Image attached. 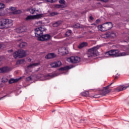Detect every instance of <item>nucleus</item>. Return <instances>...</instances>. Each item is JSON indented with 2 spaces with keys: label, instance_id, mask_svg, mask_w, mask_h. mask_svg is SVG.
<instances>
[{
  "label": "nucleus",
  "instance_id": "38",
  "mask_svg": "<svg viewBox=\"0 0 129 129\" xmlns=\"http://www.w3.org/2000/svg\"><path fill=\"white\" fill-rule=\"evenodd\" d=\"M111 36H112V37H114L116 36V35H115V33H111Z\"/></svg>",
  "mask_w": 129,
  "mask_h": 129
},
{
  "label": "nucleus",
  "instance_id": "7",
  "mask_svg": "<svg viewBox=\"0 0 129 129\" xmlns=\"http://www.w3.org/2000/svg\"><path fill=\"white\" fill-rule=\"evenodd\" d=\"M44 33V28L38 27L35 29V34L37 40L39 41V38H41Z\"/></svg>",
  "mask_w": 129,
  "mask_h": 129
},
{
  "label": "nucleus",
  "instance_id": "43",
  "mask_svg": "<svg viewBox=\"0 0 129 129\" xmlns=\"http://www.w3.org/2000/svg\"><path fill=\"white\" fill-rule=\"evenodd\" d=\"M99 22H100V20L99 19H97V20L96 21V24H98V23H99Z\"/></svg>",
  "mask_w": 129,
  "mask_h": 129
},
{
  "label": "nucleus",
  "instance_id": "27",
  "mask_svg": "<svg viewBox=\"0 0 129 129\" xmlns=\"http://www.w3.org/2000/svg\"><path fill=\"white\" fill-rule=\"evenodd\" d=\"M59 13L57 12H50L49 13V15L50 17H54V16H57V15H58Z\"/></svg>",
  "mask_w": 129,
  "mask_h": 129
},
{
  "label": "nucleus",
  "instance_id": "31",
  "mask_svg": "<svg viewBox=\"0 0 129 129\" xmlns=\"http://www.w3.org/2000/svg\"><path fill=\"white\" fill-rule=\"evenodd\" d=\"M59 7H60V9H63V8H66V5H63V4H60L59 5Z\"/></svg>",
  "mask_w": 129,
  "mask_h": 129
},
{
  "label": "nucleus",
  "instance_id": "41",
  "mask_svg": "<svg viewBox=\"0 0 129 129\" xmlns=\"http://www.w3.org/2000/svg\"><path fill=\"white\" fill-rule=\"evenodd\" d=\"M100 1L101 2H103V3H107L108 2V0H98Z\"/></svg>",
  "mask_w": 129,
  "mask_h": 129
},
{
  "label": "nucleus",
  "instance_id": "6",
  "mask_svg": "<svg viewBox=\"0 0 129 129\" xmlns=\"http://www.w3.org/2000/svg\"><path fill=\"white\" fill-rule=\"evenodd\" d=\"M67 61L70 63H73V64H77L81 61V58L77 56H72L67 58Z\"/></svg>",
  "mask_w": 129,
  "mask_h": 129
},
{
  "label": "nucleus",
  "instance_id": "35",
  "mask_svg": "<svg viewBox=\"0 0 129 129\" xmlns=\"http://www.w3.org/2000/svg\"><path fill=\"white\" fill-rule=\"evenodd\" d=\"M2 82L3 83H6V82H8V79H5V80L2 79Z\"/></svg>",
  "mask_w": 129,
  "mask_h": 129
},
{
  "label": "nucleus",
  "instance_id": "21",
  "mask_svg": "<svg viewBox=\"0 0 129 129\" xmlns=\"http://www.w3.org/2000/svg\"><path fill=\"white\" fill-rule=\"evenodd\" d=\"M40 62H36V63H33L32 64H30L27 67H28V68H33V67H36L37 66H39V65H40Z\"/></svg>",
  "mask_w": 129,
  "mask_h": 129
},
{
  "label": "nucleus",
  "instance_id": "47",
  "mask_svg": "<svg viewBox=\"0 0 129 129\" xmlns=\"http://www.w3.org/2000/svg\"><path fill=\"white\" fill-rule=\"evenodd\" d=\"M2 65V62L0 61V66Z\"/></svg>",
  "mask_w": 129,
  "mask_h": 129
},
{
  "label": "nucleus",
  "instance_id": "4",
  "mask_svg": "<svg viewBox=\"0 0 129 129\" xmlns=\"http://www.w3.org/2000/svg\"><path fill=\"white\" fill-rule=\"evenodd\" d=\"M13 25V21L11 20L5 19L3 21L0 22V29H5V28H9Z\"/></svg>",
  "mask_w": 129,
  "mask_h": 129
},
{
  "label": "nucleus",
  "instance_id": "3",
  "mask_svg": "<svg viewBox=\"0 0 129 129\" xmlns=\"http://www.w3.org/2000/svg\"><path fill=\"white\" fill-rule=\"evenodd\" d=\"M99 47L98 46H94L92 48H91L88 50V58L90 57H96L98 54V50Z\"/></svg>",
  "mask_w": 129,
  "mask_h": 129
},
{
  "label": "nucleus",
  "instance_id": "44",
  "mask_svg": "<svg viewBox=\"0 0 129 129\" xmlns=\"http://www.w3.org/2000/svg\"><path fill=\"white\" fill-rule=\"evenodd\" d=\"M6 96H7V95H5V96H4V97H2L0 98V100H1V99H3V98H4V97H6Z\"/></svg>",
  "mask_w": 129,
  "mask_h": 129
},
{
  "label": "nucleus",
  "instance_id": "13",
  "mask_svg": "<svg viewBox=\"0 0 129 129\" xmlns=\"http://www.w3.org/2000/svg\"><path fill=\"white\" fill-rule=\"evenodd\" d=\"M11 69L8 67H4L0 68V73H8L10 71Z\"/></svg>",
  "mask_w": 129,
  "mask_h": 129
},
{
  "label": "nucleus",
  "instance_id": "34",
  "mask_svg": "<svg viewBox=\"0 0 129 129\" xmlns=\"http://www.w3.org/2000/svg\"><path fill=\"white\" fill-rule=\"evenodd\" d=\"M31 80H32V78H31V77H28V78H26L27 81H30Z\"/></svg>",
  "mask_w": 129,
  "mask_h": 129
},
{
  "label": "nucleus",
  "instance_id": "23",
  "mask_svg": "<svg viewBox=\"0 0 129 129\" xmlns=\"http://www.w3.org/2000/svg\"><path fill=\"white\" fill-rule=\"evenodd\" d=\"M62 24V21H58L57 22H56L55 23L53 24V26L54 27V28H56L58 27V26H60Z\"/></svg>",
  "mask_w": 129,
  "mask_h": 129
},
{
  "label": "nucleus",
  "instance_id": "26",
  "mask_svg": "<svg viewBox=\"0 0 129 129\" xmlns=\"http://www.w3.org/2000/svg\"><path fill=\"white\" fill-rule=\"evenodd\" d=\"M82 95L83 96L87 97L89 95V92L88 91H86L83 93H82Z\"/></svg>",
  "mask_w": 129,
  "mask_h": 129
},
{
  "label": "nucleus",
  "instance_id": "25",
  "mask_svg": "<svg viewBox=\"0 0 129 129\" xmlns=\"http://www.w3.org/2000/svg\"><path fill=\"white\" fill-rule=\"evenodd\" d=\"M26 46H27V43L26 42H22L19 44L20 48H24V47H26Z\"/></svg>",
  "mask_w": 129,
  "mask_h": 129
},
{
  "label": "nucleus",
  "instance_id": "22",
  "mask_svg": "<svg viewBox=\"0 0 129 129\" xmlns=\"http://www.w3.org/2000/svg\"><path fill=\"white\" fill-rule=\"evenodd\" d=\"M69 69H71V68L70 66H66L59 68L58 70L59 71H66V70H69Z\"/></svg>",
  "mask_w": 129,
  "mask_h": 129
},
{
  "label": "nucleus",
  "instance_id": "45",
  "mask_svg": "<svg viewBox=\"0 0 129 129\" xmlns=\"http://www.w3.org/2000/svg\"><path fill=\"white\" fill-rule=\"evenodd\" d=\"M2 47H3V45L0 44V49H1V48H2Z\"/></svg>",
  "mask_w": 129,
  "mask_h": 129
},
{
  "label": "nucleus",
  "instance_id": "37",
  "mask_svg": "<svg viewBox=\"0 0 129 129\" xmlns=\"http://www.w3.org/2000/svg\"><path fill=\"white\" fill-rule=\"evenodd\" d=\"M55 8H56V9H60V5H55Z\"/></svg>",
  "mask_w": 129,
  "mask_h": 129
},
{
  "label": "nucleus",
  "instance_id": "39",
  "mask_svg": "<svg viewBox=\"0 0 129 129\" xmlns=\"http://www.w3.org/2000/svg\"><path fill=\"white\" fill-rule=\"evenodd\" d=\"M10 10H11V11H15V10H16V8H14V7H11L10 8Z\"/></svg>",
  "mask_w": 129,
  "mask_h": 129
},
{
  "label": "nucleus",
  "instance_id": "1",
  "mask_svg": "<svg viewBox=\"0 0 129 129\" xmlns=\"http://www.w3.org/2000/svg\"><path fill=\"white\" fill-rule=\"evenodd\" d=\"M106 57H120V56H126V53L121 52L119 53L118 50H111L105 53Z\"/></svg>",
  "mask_w": 129,
  "mask_h": 129
},
{
  "label": "nucleus",
  "instance_id": "17",
  "mask_svg": "<svg viewBox=\"0 0 129 129\" xmlns=\"http://www.w3.org/2000/svg\"><path fill=\"white\" fill-rule=\"evenodd\" d=\"M27 11L29 12L30 14H32V15H34V14H36L37 13H38V12H39L38 10H36V8H28L27 10Z\"/></svg>",
  "mask_w": 129,
  "mask_h": 129
},
{
  "label": "nucleus",
  "instance_id": "32",
  "mask_svg": "<svg viewBox=\"0 0 129 129\" xmlns=\"http://www.w3.org/2000/svg\"><path fill=\"white\" fill-rule=\"evenodd\" d=\"M23 62H24V60H19L17 61L16 64H22V63H23Z\"/></svg>",
  "mask_w": 129,
  "mask_h": 129
},
{
  "label": "nucleus",
  "instance_id": "10",
  "mask_svg": "<svg viewBox=\"0 0 129 129\" xmlns=\"http://www.w3.org/2000/svg\"><path fill=\"white\" fill-rule=\"evenodd\" d=\"M61 65H62V62H61L60 61L51 62L50 64V66L51 68H58V67H60Z\"/></svg>",
  "mask_w": 129,
  "mask_h": 129
},
{
  "label": "nucleus",
  "instance_id": "29",
  "mask_svg": "<svg viewBox=\"0 0 129 129\" xmlns=\"http://www.w3.org/2000/svg\"><path fill=\"white\" fill-rule=\"evenodd\" d=\"M100 97V95L99 94H96L94 96H91V98H99Z\"/></svg>",
  "mask_w": 129,
  "mask_h": 129
},
{
  "label": "nucleus",
  "instance_id": "30",
  "mask_svg": "<svg viewBox=\"0 0 129 129\" xmlns=\"http://www.w3.org/2000/svg\"><path fill=\"white\" fill-rule=\"evenodd\" d=\"M59 3L61 5H65V0H59Z\"/></svg>",
  "mask_w": 129,
  "mask_h": 129
},
{
  "label": "nucleus",
  "instance_id": "12",
  "mask_svg": "<svg viewBox=\"0 0 129 129\" xmlns=\"http://www.w3.org/2000/svg\"><path fill=\"white\" fill-rule=\"evenodd\" d=\"M58 52L61 55H66L69 53L68 50H67L66 48L64 47L59 48L58 49Z\"/></svg>",
  "mask_w": 129,
  "mask_h": 129
},
{
  "label": "nucleus",
  "instance_id": "19",
  "mask_svg": "<svg viewBox=\"0 0 129 129\" xmlns=\"http://www.w3.org/2000/svg\"><path fill=\"white\" fill-rule=\"evenodd\" d=\"M22 78H19L18 79H11L9 81V84H13V83H17L19 80H21Z\"/></svg>",
  "mask_w": 129,
  "mask_h": 129
},
{
  "label": "nucleus",
  "instance_id": "42",
  "mask_svg": "<svg viewBox=\"0 0 129 129\" xmlns=\"http://www.w3.org/2000/svg\"><path fill=\"white\" fill-rule=\"evenodd\" d=\"M89 19L91 21H93V20L94 19V18H93V17L92 16H90Z\"/></svg>",
  "mask_w": 129,
  "mask_h": 129
},
{
  "label": "nucleus",
  "instance_id": "36",
  "mask_svg": "<svg viewBox=\"0 0 129 129\" xmlns=\"http://www.w3.org/2000/svg\"><path fill=\"white\" fill-rule=\"evenodd\" d=\"M48 3H51V4H53V3L54 2L53 0H46Z\"/></svg>",
  "mask_w": 129,
  "mask_h": 129
},
{
  "label": "nucleus",
  "instance_id": "49",
  "mask_svg": "<svg viewBox=\"0 0 129 129\" xmlns=\"http://www.w3.org/2000/svg\"><path fill=\"white\" fill-rule=\"evenodd\" d=\"M31 59H30V60H29V62H31Z\"/></svg>",
  "mask_w": 129,
  "mask_h": 129
},
{
  "label": "nucleus",
  "instance_id": "28",
  "mask_svg": "<svg viewBox=\"0 0 129 129\" xmlns=\"http://www.w3.org/2000/svg\"><path fill=\"white\" fill-rule=\"evenodd\" d=\"M37 24L38 27H39V28H43V27H44L43 26V23H42V21H39L37 23Z\"/></svg>",
  "mask_w": 129,
  "mask_h": 129
},
{
  "label": "nucleus",
  "instance_id": "33",
  "mask_svg": "<svg viewBox=\"0 0 129 129\" xmlns=\"http://www.w3.org/2000/svg\"><path fill=\"white\" fill-rule=\"evenodd\" d=\"M47 76L48 77H51V78H53L54 77V75L53 74H48L47 75Z\"/></svg>",
  "mask_w": 129,
  "mask_h": 129
},
{
  "label": "nucleus",
  "instance_id": "16",
  "mask_svg": "<svg viewBox=\"0 0 129 129\" xmlns=\"http://www.w3.org/2000/svg\"><path fill=\"white\" fill-rule=\"evenodd\" d=\"M5 5L4 3H0V17H3V16H5V12L4 11H2V10L5 9Z\"/></svg>",
  "mask_w": 129,
  "mask_h": 129
},
{
  "label": "nucleus",
  "instance_id": "15",
  "mask_svg": "<svg viewBox=\"0 0 129 129\" xmlns=\"http://www.w3.org/2000/svg\"><path fill=\"white\" fill-rule=\"evenodd\" d=\"M27 28L26 26H21L18 28L16 29V32L17 33H23L24 32H26Z\"/></svg>",
  "mask_w": 129,
  "mask_h": 129
},
{
  "label": "nucleus",
  "instance_id": "46",
  "mask_svg": "<svg viewBox=\"0 0 129 129\" xmlns=\"http://www.w3.org/2000/svg\"><path fill=\"white\" fill-rule=\"evenodd\" d=\"M115 79H117V77L116 76V77H115Z\"/></svg>",
  "mask_w": 129,
  "mask_h": 129
},
{
  "label": "nucleus",
  "instance_id": "2",
  "mask_svg": "<svg viewBox=\"0 0 129 129\" xmlns=\"http://www.w3.org/2000/svg\"><path fill=\"white\" fill-rule=\"evenodd\" d=\"M113 26L112 25V23L111 22H107L103 23L102 25L98 26L97 28L99 31H101V32H105V31H108V30H110Z\"/></svg>",
  "mask_w": 129,
  "mask_h": 129
},
{
  "label": "nucleus",
  "instance_id": "14",
  "mask_svg": "<svg viewBox=\"0 0 129 129\" xmlns=\"http://www.w3.org/2000/svg\"><path fill=\"white\" fill-rule=\"evenodd\" d=\"M129 85L127 86H121L120 87H118L117 88H115L116 91H117V92H119L120 91H123V90H125L126 88H128Z\"/></svg>",
  "mask_w": 129,
  "mask_h": 129
},
{
  "label": "nucleus",
  "instance_id": "40",
  "mask_svg": "<svg viewBox=\"0 0 129 129\" xmlns=\"http://www.w3.org/2000/svg\"><path fill=\"white\" fill-rule=\"evenodd\" d=\"M16 14H21V10L15 11Z\"/></svg>",
  "mask_w": 129,
  "mask_h": 129
},
{
  "label": "nucleus",
  "instance_id": "11",
  "mask_svg": "<svg viewBox=\"0 0 129 129\" xmlns=\"http://www.w3.org/2000/svg\"><path fill=\"white\" fill-rule=\"evenodd\" d=\"M51 38V35L49 34H45L43 35L42 36L39 38V41H48V40H50Z\"/></svg>",
  "mask_w": 129,
  "mask_h": 129
},
{
  "label": "nucleus",
  "instance_id": "8",
  "mask_svg": "<svg viewBox=\"0 0 129 129\" xmlns=\"http://www.w3.org/2000/svg\"><path fill=\"white\" fill-rule=\"evenodd\" d=\"M113 83H111L109 85L105 87L102 90L100 91V93L101 95H106L107 93H109L111 91V89H109L110 86H111Z\"/></svg>",
  "mask_w": 129,
  "mask_h": 129
},
{
  "label": "nucleus",
  "instance_id": "18",
  "mask_svg": "<svg viewBox=\"0 0 129 129\" xmlns=\"http://www.w3.org/2000/svg\"><path fill=\"white\" fill-rule=\"evenodd\" d=\"M56 57V54L54 53H48L45 56V59H52L53 58H55Z\"/></svg>",
  "mask_w": 129,
  "mask_h": 129
},
{
  "label": "nucleus",
  "instance_id": "24",
  "mask_svg": "<svg viewBox=\"0 0 129 129\" xmlns=\"http://www.w3.org/2000/svg\"><path fill=\"white\" fill-rule=\"evenodd\" d=\"M71 33H72V31L71 30H68L65 33V37H69L70 35H71Z\"/></svg>",
  "mask_w": 129,
  "mask_h": 129
},
{
  "label": "nucleus",
  "instance_id": "20",
  "mask_svg": "<svg viewBox=\"0 0 129 129\" xmlns=\"http://www.w3.org/2000/svg\"><path fill=\"white\" fill-rule=\"evenodd\" d=\"M88 45V43L87 42H83L78 45V48L79 49H82V48H84V47H86Z\"/></svg>",
  "mask_w": 129,
  "mask_h": 129
},
{
  "label": "nucleus",
  "instance_id": "5",
  "mask_svg": "<svg viewBox=\"0 0 129 129\" xmlns=\"http://www.w3.org/2000/svg\"><path fill=\"white\" fill-rule=\"evenodd\" d=\"M14 58H23L26 56V51L23 49H19L13 53Z\"/></svg>",
  "mask_w": 129,
  "mask_h": 129
},
{
  "label": "nucleus",
  "instance_id": "9",
  "mask_svg": "<svg viewBox=\"0 0 129 129\" xmlns=\"http://www.w3.org/2000/svg\"><path fill=\"white\" fill-rule=\"evenodd\" d=\"M43 18V14H38L36 15H29L26 18V21H31L32 20H39Z\"/></svg>",
  "mask_w": 129,
  "mask_h": 129
},
{
  "label": "nucleus",
  "instance_id": "48",
  "mask_svg": "<svg viewBox=\"0 0 129 129\" xmlns=\"http://www.w3.org/2000/svg\"><path fill=\"white\" fill-rule=\"evenodd\" d=\"M55 111V110L52 111V112H54Z\"/></svg>",
  "mask_w": 129,
  "mask_h": 129
}]
</instances>
